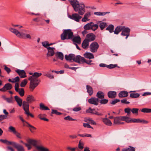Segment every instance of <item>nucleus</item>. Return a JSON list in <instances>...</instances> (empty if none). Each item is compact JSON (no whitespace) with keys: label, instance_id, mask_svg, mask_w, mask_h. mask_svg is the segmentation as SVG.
Wrapping results in <instances>:
<instances>
[{"label":"nucleus","instance_id":"20e7f679","mask_svg":"<svg viewBox=\"0 0 151 151\" xmlns=\"http://www.w3.org/2000/svg\"><path fill=\"white\" fill-rule=\"evenodd\" d=\"M73 37V32L70 29H64L60 37L62 40H71Z\"/></svg>","mask_w":151,"mask_h":151},{"label":"nucleus","instance_id":"423d86ee","mask_svg":"<svg viewBox=\"0 0 151 151\" xmlns=\"http://www.w3.org/2000/svg\"><path fill=\"white\" fill-rule=\"evenodd\" d=\"M81 56L79 55L75 56L73 54H70L68 55H65V59L67 61H71L72 60L78 63Z\"/></svg>","mask_w":151,"mask_h":151},{"label":"nucleus","instance_id":"473e14b6","mask_svg":"<svg viewBox=\"0 0 151 151\" xmlns=\"http://www.w3.org/2000/svg\"><path fill=\"white\" fill-rule=\"evenodd\" d=\"M87 92L88 93L90 96L92 95L93 93V90L92 87L89 85H87L86 86Z\"/></svg>","mask_w":151,"mask_h":151},{"label":"nucleus","instance_id":"79ce46f5","mask_svg":"<svg viewBox=\"0 0 151 151\" xmlns=\"http://www.w3.org/2000/svg\"><path fill=\"white\" fill-rule=\"evenodd\" d=\"M142 112L144 113H151V109L149 108H143L141 110Z\"/></svg>","mask_w":151,"mask_h":151},{"label":"nucleus","instance_id":"39448f33","mask_svg":"<svg viewBox=\"0 0 151 151\" xmlns=\"http://www.w3.org/2000/svg\"><path fill=\"white\" fill-rule=\"evenodd\" d=\"M9 30L14 33L18 37L24 39H31V37L29 34H26L22 32H19L17 30L12 28H9Z\"/></svg>","mask_w":151,"mask_h":151},{"label":"nucleus","instance_id":"aec40b11","mask_svg":"<svg viewBox=\"0 0 151 151\" xmlns=\"http://www.w3.org/2000/svg\"><path fill=\"white\" fill-rule=\"evenodd\" d=\"M55 56L57 59L63 60L64 59V55L61 52H55Z\"/></svg>","mask_w":151,"mask_h":151},{"label":"nucleus","instance_id":"9d476101","mask_svg":"<svg viewBox=\"0 0 151 151\" xmlns=\"http://www.w3.org/2000/svg\"><path fill=\"white\" fill-rule=\"evenodd\" d=\"M130 29L128 27L125 28L124 26V28L122 30L121 35L122 36H126L125 38L127 39L128 36H129Z\"/></svg>","mask_w":151,"mask_h":151},{"label":"nucleus","instance_id":"6ab92c4d","mask_svg":"<svg viewBox=\"0 0 151 151\" xmlns=\"http://www.w3.org/2000/svg\"><path fill=\"white\" fill-rule=\"evenodd\" d=\"M72 41L74 44H80L81 43V38L79 36L73 37Z\"/></svg>","mask_w":151,"mask_h":151},{"label":"nucleus","instance_id":"f257e3e1","mask_svg":"<svg viewBox=\"0 0 151 151\" xmlns=\"http://www.w3.org/2000/svg\"><path fill=\"white\" fill-rule=\"evenodd\" d=\"M68 1L75 12H78L81 15H83L84 14L86 9L83 3H80L77 0H69Z\"/></svg>","mask_w":151,"mask_h":151},{"label":"nucleus","instance_id":"a211bd4d","mask_svg":"<svg viewBox=\"0 0 151 151\" xmlns=\"http://www.w3.org/2000/svg\"><path fill=\"white\" fill-rule=\"evenodd\" d=\"M55 48L54 47H50L47 48L48 52L47 54V56H52L55 54L54 50Z\"/></svg>","mask_w":151,"mask_h":151},{"label":"nucleus","instance_id":"4c0bfd02","mask_svg":"<svg viewBox=\"0 0 151 151\" xmlns=\"http://www.w3.org/2000/svg\"><path fill=\"white\" fill-rule=\"evenodd\" d=\"M99 27L101 30H103L107 26V24L106 22H101L99 24Z\"/></svg>","mask_w":151,"mask_h":151},{"label":"nucleus","instance_id":"0eeeda50","mask_svg":"<svg viewBox=\"0 0 151 151\" xmlns=\"http://www.w3.org/2000/svg\"><path fill=\"white\" fill-rule=\"evenodd\" d=\"M99 26L97 24H94L92 22H90L86 24L83 27L84 29L89 30L91 29L93 31H95L98 28Z\"/></svg>","mask_w":151,"mask_h":151},{"label":"nucleus","instance_id":"ea45409f","mask_svg":"<svg viewBox=\"0 0 151 151\" xmlns=\"http://www.w3.org/2000/svg\"><path fill=\"white\" fill-rule=\"evenodd\" d=\"M44 76H46L49 78L51 79L54 78V76L52 75H51V74L48 72H44Z\"/></svg>","mask_w":151,"mask_h":151},{"label":"nucleus","instance_id":"69168bd1","mask_svg":"<svg viewBox=\"0 0 151 151\" xmlns=\"http://www.w3.org/2000/svg\"><path fill=\"white\" fill-rule=\"evenodd\" d=\"M12 99L13 98L12 97H11L10 98H6V101L9 103H12Z\"/></svg>","mask_w":151,"mask_h":151},{"label":"nucleus","instance_id":"a18cd8bd","mask_svg":"<svg viewBox=\"0 0 151 151\" xmlns=\"http://www.w3.org/2000/svg\"><path fill=\"white\" fill-rule=\"evenodd\" d=\"M139 94L138 93H131L130 97L132 98H137L139 96Z\"/></svg>","mask_w":151,"mask_h":151},{"label":"nucleus","instance_id":"a19ab883","mask_svg":"<svg viewBox=\"0 0 151 151\" xmlns=\"http://www.w3.org/2000/svg\"><path fill=\"white\" fill-rule=\"evenodd\" d=\"M18 92L19 94L21 96H23L24 94V88H20Z\"/></svg>","mask_w":151,"mask_h":151},{"label":"nucleus","instance_id":"864d4df0","mask_svg":"<svg viewBox=\"0 0 151 151\" xmlns=\"http://www.w3.org/2000/svg\"><path fill=\"white\" fill-rule=\"evenodd\" d=\"M120 100L119 99H115L113 100H112V101L110 102V104L112 105H114L116 103L119 102Z\"/></svg>","mask_w":151,"mask_h":151},{"label":"nucleus","instance_id":"680f3d73","mask_svg":"<svg viewBox=\"0 0 151 151\" xmlns=\"http://www.w3.org/2000/svg\"><path fill=\"white\" fill-rule=\"evenodd\" d=\"M19 85L18 83H16L15 84L14 88L15 90L17 92L19 91Z\"/></svg>","mask_w":151,"mask_h":151},{"label":"nucleus","instance_id":"a878e982","mask_svg":"<svg viewBox=\"0 0 151 151\" xmlns=\"http://www.w3.org/2000/svg\"><path fill=\"white\" fill-rule=\"evenodd\" d=\"M27 125L26 126L29 128V130L32 133H34L35 132V131L36 129V128L30 124L28 122H26Z\"/></svg>","mask_w":151,"mask_h":151},{"label":"nucleus","instance_id":"13d9d810","mask_svg":"<svg viewBox=\"0 0 151 151\" xmlns=\"http://www.w3.org/2000/svg\"><path fill=\"white\" fill-rule=\"evenodd\" d=\"M121 102L122 103L124 104H129L130 102L127 101V99H124L121 100Z\"/></svg>","mask_w":151,"mask_h":151},{"label":"nucleus","instance_id":"393cba45","mask_svg":"<svg viewBox=\"0 0 151 151\" xmlns=\"http://www.w3.org/2000/svg\"><path fill=\"white\" fill-rule=\"evenodd\" d=\"M82 47L84 49H86L89 47V42L85 39L82 44Z\"/></svg>","mask_w":151,"mask_h":151},{"label":"nucleus","instance_id":"ddd939ff","mask_svg":"<svg viewBox=\"0 0 151 151\" xmlns=\"http://www.w3.org/2000/svg\"><path fill=\"white\" fill-rule=\"evenodd\" d=\"M12 88V86L10 83L6 84L2 88L0 89V91L3 92H5L7 90H11Z\"/></svg>","mask_w":151,"mask_h":151},{"label":"nucleus","instance_id":"412c9836","mask_svg":"<svg viewBox=\"0 0 151 151\" xmlns=\"http://www.w3.org/2000/svg\"><path fill=\"white\" fill-rule=\"evenodd\" d=\"M108 97L111 99H113L116 97V93L114 91H109L107 93Z\"/></svg>","mask_w":151,"mask_h":151},{"label":"nucleus","instance_id":"774afa93","mask_svg":"<svg viewBox=\"0 0 151 151\" xmlns=\"http://www.w3.org/2000/svg\"><path fill=\"white\" fill-rule=\"evenodd\" d=\"M68 150H69L70 151H75L76 148H72L70 147H68L67 148Z\"/></svg>","mask_w":151,"mask_h":151},{"label":"nucleus","instance_id":"6e6552de","mask_svg":"<svg viewBox=\"0 0 151 151\" xmlns=\"http://www.w3.org/2000/svg\"><path fill=\"white\" fill-rule=\"evenodd\" d=\"M99 46L97 42H94L92 43L89 46L90 51L92 52H96L99 47Z\"/></svg>","mask_w":151,"mask_h":151},{"label":"nucleus","instance_id":"338daca9","mask_svg":"<svg viewBox=\"0 0 151 151\" xmlns=\"http://www.w3.org/2000/svg\"><path fill=\"white\" fill-rule=\"evenodd\" d=\"M131 109L130 108H127L124 109V111L125 113H127L128 114H130Z\"/></svg>","mask_w":151,"mask_h":151},{"label":"nucleus","instance_id":"e433bc0d","mask_svg":"<svg viewBox=\"0 0 151 151\" xmlns=\"http://www.w3.org/2000/svg\"><path fill=\"white\" fill-rule=\"evenodd\" d=\"M110 13L109 12H95L94 13L95 15L97 16H104L107 14Z\"/></svg>","mask_w":151,"mask_h":151},{"label":"nucleus","instance_id":"c03bdc74","mask_svg":"<svg viewBox=\"0 0 151 151\" xmlns=\"http://www.w3.org/2000/svg\"><path fill=\"white\" fill-rule=\"evenodd\" d=\"M27 83V80L26 79H24L21 83L20 86L22 87H24L25 86Z\"/></svg>","mask_w":151,"mask_h":151},{"label":"nucleus","instance_id":"5701e85b","mask_svg":"<svg viewBox=\"0 0 151 151\" xmlns=\"http://www.w3.org/2000/svg\"><path fill=\"white\" fill-rule=\"evenodd\" d=\"M128 95V93L126 91H120L118 94L119 98H123L127 97Z\"/></svg>","mask_w":151,"mask_h":151},{"label":"nucleus","instance_id":"c756f323","mask_svg":"<svg viewBox=\"0 0 151 151\" xmlns=\"http://www.w3.org/2000/svg\"><path fill=\"white\" fill-rule=\"evenodd\" d=\"M35 100L34 97L32 95L28 96L26 99L27 101L29 103H31Z\"/></svg>","mask_w":151,"mask_h":151},{"label":"nucleus","instance_id":"37998d69","mask_svg":"<svg viewBox=\"0 0 151 151\" xmlns=\"http://www.w3.org/2000/svg\"><path fill=\"white\" fill-rule=\"evenodd\" d=\"M108 102V100L106 99H99V102L101 104H106Z\"/></svg>","mask_w":151,"mask_h":151},{"label":"nucleus","instance_id":"de8ad7c7","mask_svg":"<svg viewBox=\"0 0 151 151\" xmlns=\"http://www.w3.org/2000/svg\"><path fill=\"white\" fill-rule=\"evenodd\" d=\"M51 113L52 114H55L57 115H60L62 114V113L54 109L52 110Z\"/></svg>","mask_w":151,"mask_h":151},{"label":"nucleus","instance_id":"1a4fd4ad","mask_svg":"<svg viewBox=\"0 0 151 151\" xmlns=\"http://www.w3.org/2000/svg\"><path fill=\"white\" fill-rule=\"evenodd\" d=\"M78 13L73 14L71 15H68V17L76 22H79L82 17Z\"/></svg>","mask_w":151,"mask_h":151},{"label":"nucleus","instance_id":"5fc2aeb1","mask_svg":"<svg viewBox=\"0 0 151 151\" xmlns=\"http://www.w3.org/2000/svg\"><path fill=\"white\" fill-rule=\"evenodd\" d=\"M84 127H86L88 128H91L93 129V128L88 123H83V125Z\"/></svg>","mask_w":151,"mask_h":151},{"label":"nucleus","instance_id":"f3484780","mask_svg":"<svg viewBox=\"0 0 151 151\" xmlns=\"http://www.w3.org/2000/svg\"><path fill=\"white\" fill-rule=\"evenodd\" d=\"M15 71L21 78H24L27 77L26 72L24 70L17 69Z\"/></svg>","mask_w":151,"mask_h":151},{"label":"nucleus","instance_id":"2eb2a0df","mask_svg":"<svg viewBox=\"0 0 151 151\" xmlns=\"http://www.w3.org/2000/svg\"><path fill=\"white\" fill-rule=\"evenodd\" d=\"M122 116L116 117L114 118V124H124L123 122H121L122 120Z\"/></svg>","mask_w":151,"mask_h":151},{"label":"nucleus","instance_id":"7ed1b4c3","mask_svg":"<svg viewBox=\"0 0 151 151\" xmlns=\"http://www.w3.org/2000/svg\"><path fill=\"white\" fill-rule=\"evenodd\" d=\"M0 142L7 145H12L17 149V151H25L22 146L14 142L9 141L7 139H0Z\"/></svg>","mask_w":151,"mask_h":151},{"label":"nucleus","instance_id":"b1692460","mask_svg":"<svg viewBox=\"0 0 151 151\" xmlns=\"http://www.w3.org/2000/svg\"><path fill=\"white\" fill-rule=\"evenodd\" d=\"M124 28V26H117L114 31V33L115 34L118 35L120 32L122 31Z\"/></svg>","mask_w":151,"mask_h":151},{"label":"nucleus","instance_id":"09e8293b","mask_svg":"<svg viewBox=\"0 0 151 151\" xmlns=\"http://www.w3.org/2000/svg\"><path fill=\"white\" fill-rule=\"evenodd\" d=\"M9 131L12 132H13L14 134L15 133H16L17 131L16 130L15 128L12 126H10L9 128Z\"/></svg>","mask_w":151,"mask_h":151},{"label":"nucleus","instance_id":"bb28decb","mask_svg":"<svg viewBox=\"0 0 151 151\" xmlns=\"http://www.w3.org/2000/svg\"><path fill=\"white\" fill-rule=\"evenodd\" d=\"M102 121L106 125L108 126H111L112 123L111 121L107 118H103Z\"/></svg>","mask_w":151,"mask_h":151},{"label":"nucleus","instance_id":"603ef678","mask_svg":"<svg viewBox=\"0 0 151 151\" xmlns=\"http://www.w3.org/2000/svg\"><path fill=\"white\" fill-rule=\"evenodd\" d=\"M64 119L68 121H75L76 120V119H73L71 117L69 116H68L66 117H65L64 118Z\"/></svg>","mask_w":151,"mask_h":151},{"label":"nucleus","instance_id":"4468645a","mask_svg":"<svg viewBox=\"0 0 151 151\" xmlns=\"http://www.w3.org/2000/svg\"><path fill=\"white\" fill-rule=\"evenodd\" d=\"M95 38V35L92 33H90L87 35L85 39L89 42L93 41Z\"/></svg>","mask_w":151,"mask_h":151},{"label":"nucleus","instance_id":"c85d7f7f","mask_svg":"<svg viewBox=\"0 0 151 151\" xmlns=\"http://www.w3.org/2000/svg\"><path fill=\"white\" fill-rule=\"evenodd\" d=\"M14 99L17 102L19 106H21L22 104V100L17 96H15L14 97Z\"/></svg>","mask_w":151,"mask_h":151},{"label":"nucleus","instance_id":"8fccbe9b","mask_svg":"<svg viewBox=\"0 0 151 151\" xmlns=\"http://www.w3.org/2000/svg\"><path fill=\"white\" fill-rule=\"evenodd\" d=\"M117 66V64L114 65L113 64H110L108 65H107V68H108L111 69L114 68Z\"/></svg>","mask_w":151,"mask_h":151},{"label":"nucleus","instance_id":"49530a36","mask_svg":"<svg viewBox=\"0 0 151 151\" xmlns=\"http://www.w3.org/2000/svg\"><path fill=\"white\" fill-rule=\"evenodd\" d=\"M122 121H125L127 122H131V119L127 117L122 116Z\"/></svg>","mask_w":151,"mask_h":151},{"label":"nucleus","instance_id":"cd10ccee","mask_svg":"<svg viewBox=\"0 0 151 151\" xmlns=\"http://www.w3.org/2000/svg\"><path fill=\"white\" fill-rule=\"evenodd\" d=\"M96 96L99 99H102L104 98V94L101 91H99L96 93Z\"/></svg>","mask_w":151,"mask_h":151},{"label":"nucleus","instance_id":"0e129e2a","mask_svg":"<svg viewBox=\"0 0 151 151\" xmlns=\"http://www.w3.org/2000/svg\"><path fill=\"white\" fill-rule=\"evenodd\" d=\"M4 69L8 74H9L11 71L10 69L6 66H4Z\"/></svg>","mask_w":151,"mask_h":151},{"label":"nucleus","instance_id":"7c9ffc66","mask_svg":"<svg viewBox=\"0 0 151 151\" xmlns=\"http://www.w3.org/2000/svg\"><path fill=\"white\" fill-rule=\"evenodd\" d=\"M84 57L87 58L89 59H93L94 56L93 54L90 52H86L84 54Z\"/></svg>","mask_w":151,"mask_h":151},{"label":"nucleus","instance_id":"6e6d98bb","mask_svg":"<svg viewBox=\"0 0 151 151\" xmlns=\"http://www.w3.org/2000/svg\"><path fill=\"white\" fill-rule=\"evenodd\" d=\"M7 118V116L6 115H0V122L2 121L4 119Z\"/></svg>","mask_w":151,"mask_h":151},{"label":"nucleus","instance_id":"c9c22d12","mask_svg":"<svg viewBox=\"0 0 151 151\" xmlns=\"http://www.w3.org/2000/svg\"><path fill=\"white\" fill-rule=\"evenodd\" d=\"M40 109L42 110H49L50 109L46 106H45L42 103H40Z\"/></svg>","mask_w":151,"mask_h":151},{"label":"nucleus","instance_id":"9b49d317","mask_svg":"<svg viewBox=\"0 0 151 151\" xmlns=\"http://www.w3.org/2000/svg\"><path fill=\"white\" fill-rule=\"evenodd\" d=\"M88 101L90 104L97 106L99 104V99L95 97H92L88 99Z\"/></svg>","mask_w":151,"mask_h":151},{"label":"nucleus","instance_id":"f8f14e48","mask_svg":"<svg viewBox=\"0 0 151 151\" xmlns=\"http://www.w3.org/2000/svg\"><path fill=\"white\" fill-rule=\"evenodd\" d=\"M27 142L30 144L32 145L33 146L35 147L39 151H40V149H39V148H40V147H42L36 145V140L35 139H27Z\"/></svg>","mask_w":151,"mask_h":151},{"label":"nucleus","instance_id":"72a5a7b5","mask_svg":"<svg viewBox=\"0 0 151 151\" xmlns=\"http://www.w3.org/2000/svg\"><path fill=\"white\" fill-rule=\"evenodd\" d=\"M84 144L81 140H80L79 142L78 145V149L80 150H82L84 148Z\"/></svg>","mask_w":151,"mask_h":151},{"label":"nucleus","instance_id":"dca6fc26","mask_svg":"<svg viewBox=\"0 0 151 151\" xmlns=\"http://www.w3.org/2000/svg\"><path fill=\"white\" fill-rule=\"evenodd\" d=\"M92 60H86L84 57H81L80 58L79 61H78V63L83 64L84 63H86L88 65L93 64V63H91Z\"/></svg>","mask_w":151,"mask_h":151},{"label":"nucleus","instance_id":"f03ea898","mask_svg":"<svg viewBox=\"0 0 151 151\" xmlns=\"http://www.w3.org/2000/svg\"><path fill=\"white\" fill-rule=\"evenodd\" d=\"M42 75L41 73L35 72L32 76L29 77L28 80L30 81L29 88L31 91H33L39 84L40 81L37 78Z\"/></svg>","mask_w":151,"mask_h":151},{"label":"nucleus","instance_id":"bf43d9fd","mask_svg":"<svg viewBox=\"0 0 151 151\" xmlns=\"http://www.w3.org/2000/svg\"><path fill=\"white\" fill-rule=\"evenodd\" d=\"M12 79L14 81V83L19 82L20 80L18 76H17L14 78Z\"/></svg>","mask_w":151,"mask_h":151},{"label":"nucleus","instance_id":"e2e57ef3","mask_svg":"<svg viewBox=\"0 0 151 151\" xmlns=\"http://www.w3.org/2000/svg\"><path fill=\"white\" fill-rule=\"evenodd\" d=\"M81 109V107H75L74 108L73 110L74 111H80Z\"/></svg>","mask_w":151,"mask_h":151},{"label":"nucleus","instance_id":"f704fd0d","mask_svg":"<svg viewBox=\"0 0 151 151\" xmlns=\"http://www.w3.org/2000/svg\"><path fill=\"white\" fill-rule=\"evenodd\" d=\"M114 26L112 24H110L106 28V30H108L110 33H112L114 32Z\"/></svg>","mask_w":151,"mask_h":151},{"label":"nucleus","instance_id":"052dcab7","mask_svg":"<svg viewBox=\"0 0 151 151\" xmlns=\"http://www.w3.org/2000/svg\"><path fill=\"white\" fill-rule=\"evenodd\" d=\"M139 109L137 108H133L131 110L133 114H137Z\"/></svg>","mask_w":151,"mask_h":151},{"label":"nucleus","instance_id":"3c124183","mask_svg":"<svg viewBox=\"0 0 151 151\" xmlns=\"http://www.w3.org/2000/svg\"><path fill=\"white\" fill-rule=\"evenodd\" d=\"M42 45L47 48L48 47H49L48 42V41H45L43 42H42Z\"/></svg>","mask_w":151,"mask_h":151},{"label":"nucleus","instance_id":"2f4dec72","mask_svg":"<svg viewBox=\"0 0 151 151\" xmlns=\"http://www.w3.org/2000/svg\"><path fill=\"white\" fill-rule=\"evenodd\" d=\"M122 151H135V147L129 146L122 150Z\"/></svg>","mask_w":151,"mask_h":151},{"label":"nucleus","instance_id":"4d7b16f0","mask_svg":"<svg viewBox=\"0 0 151 151\" xmlns=\"http://www.w3.org/2000/svg\"><path fill=\"white\" fill-rule=\"evenodd\" d=\"M25 114H26L28 116H30L32 118L34 117V115L29 112V110H28L26 111V112H25Z\"/></svg>","mask_w":151,"mask_h":151},{"label":"nucleus","instance_id":"58836bf2","mask_svg":"<svg viewBox=\"0 0 151 151\" xmlns=\"http://www.w3.org/2000/svg\"><path fill=\"white\" fill-rule=\"evenodd\" d=\"M45 116V114H40L38 115V117L41 120L48 122L49 121L48 119L44 117Z\"/></svg>","mask_w":151,"mask_h":151},{"label":"nucleus","instance_id":"4be33fe9","mask_svg":"<svg viewBox=\"0 0 151 151\" xmlns=\"http://www.w3.org/2000/svg\"><path fill=\"white\" fill-rule=\"evenodd\" d=\"M29 103L25 101H23L22 103L23 108L25 112L29 110Z\"/></svg>","mask_w":151,"mask_h":151}]
</instances>
